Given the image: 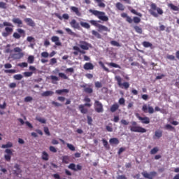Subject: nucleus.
I'll use <instances>...</instances> for the list:
<instances>
[{
  "label": "nucleus",
  "instance_id": "f257e3e1",
  "mask_svg": "<svg viewBox=\"0 0 179 179\" xmlns=\"http://www.w3.org/2000/svg\"><path fill=\"white\" fill-rule=\"evenodd\" d=\"M90 23L94 26L95 27H97L98 31L99 33H103V36H107V33H110V30L105 25H103L101 24H99V22L96 20H90Z\"/></svg>",
  "mask_w": 179,
  "mask_h": 179
},
{
  "label": "nucleus",
  "instance_id": "f03ea898",
  "mask_svg": "<svg viewBox=\"0 0 179 179\" xmlns=\"http://www.w3.org/2000/svg\"><path fill=\"white\" fill-rule=\"evenodd\" d=\"M5 26L6 27L5 28V32H2V36L3 37H8V36H10V34H12V33L13 32V28H10L13 27V25L12 24V23L8 22H3V24H0L1 29H3Z\"/></svg>",
  "mask_w": 179,
  "mask_h": 179
},
{
  "label": "nucleus",
  "instance_id": "7ed1b4c3",
  "mask_svg": "<svg viewBox=\"0 0 179 179\" xmlns=\"http://www.w3.org/2000/svg\"><path fill=\"white\" fill-rule=\"evenodd\" d=\"M150 13L154 17H159V15H163V10L160 8H157V6L155 3L150 4Z\"/></svg>",
  "mask_w": 179,
  "mask_h": 179
},
{
  "label": "nucleus",
  "instance_id": "20e7f679",
  "mask_svg": "<svg viewBox=\"0 0 179 179\" xmlns=\"http://www.w3.org/2000/svg\"><path fill=\"white\" fill-rule=\"evenodd\" d=\"M89 12L92 13V15H94V16H96V17L100 20H102V22H108V17L106 15V13L92 9H90Z\"/></svg>",
  "mask_w": 179,
  "mask_h": 179
},
{
  "label": "nucleus",
  "instance_id": "39448f33",
  "mask_svg": "<svg viewBox=\"0 0 179 179\" xmlns=\"http://www.w3.org/2000/svg\"><path fill=\"white\" fill-rule=\"evenodd\" d=\"M131 125L130 126V131L131 132H139L140 134H145V132H146V129L141 127V126H138V123H136V122L133 121L131 122Z\"/></svg>",
  "mask_w": 179,
  "mask_h": 179
},
{
  "label": "nucleus",
  "instance_id": "423d86ee",
  "mask_svg": "<svg viewBox=\"0 0 179 179\" xmlns=\"http://www.w3.org/2000/svg\"><path fill=\"white\" fill-rule=\"evenodd\" d=\"M115 80H116L117 85L120 89H124V90H128L129 89V83L124 82L122 83V78L120 76H116L115 77Z\"/></svg>",
  "mask_w": 179,
  "mask_h": 179
},
{
  "label": "nucleus",
  "instance_id": "0eeeda50",
  "mask_svg": "<svg viewBox=\"0 0 179 179\" xmlns=\"http://www.w3.org/2000/svg\"><path fill=\"white\" fill-rule=\"evenodd\" d=\"M14 52H18L17 54H13L12 55V58H14L15 59H20V58H23L24 54L22 52V48L19 47H16L13 50Z\"/></svg>",
  "mask_w": 179,
  "mask_h": 179
},
{
  "label": "nucleus",
  "instance_id": "6e6552de",
  "mask_svg": "<svg viewBox=\"0 0 179 179\" xmlns=\"http://www.w3.org/2000/svg\"><path fill=\"white\" fill-rule=\"evenodd\" d=\"M78 47L85 51L89 50V48H92V44L85 41H80Z\"/></svg>",
  "mask_w": 179,
  "mask_h": 179
},
{
  "label": "nucleus",
  "instance_id": "1a4fd4ad",
  "mask_svg": "<svg viewBox=\"0 0 179 179\" xmlns=\"http://www.w3.org/2000/svg\"><path fill=\"white\" fill-rule=\"evenodd\" d=\"M142 176L144 177V178H148V179H153L155 177L157 176V172L156 171H151L150 173H148L146 171H144L141 173Z\"/></svg>",
  "mask_w": 179,
  "mask_h": 179
},
{
  "label": "nucleus",
  "instance_id": "9d476101",
  "mask_svg": "<svg viewBox=\"0 0 179 179\" xmlns=\"http://www.w3.org/2000/svg\"><path fill=\"white\" fill-rule=\"evenodd\" d=\"M85 107H92V103H85L84 105H80L78 108L82 114H87L88 110Z\"/></svg>",
  "mask_w": 179,
  "mask_h": 179
},
{
  "label": "nucleus",
  "instance_id": "9b49d317",
  "mask_svg": "<svg viewBox=\"0 0 179 179\" xmlns=\"http://www.w3.org/2000/svg\"><path fill=\"white\" fill-rule=\"evenodd\" d=\"M94 107L95 111H96V113H103V111H104V109L103 108V104L99 101H95Z\"/></svg>",
  "mask_w": 179,
  "mask_h": 179
},
{
  "label": "nucleus",
  "instance_id": "f8f14e48",
  "mask_svg": "<svg viewBox=\"0 0 179 179\" xmlns=\"http://www.w3.org/2000/svg\"><path fill=\"white\" fill-rule=\"evenodd\" d=\"M68 168L70 169V170H73V171H78L82 170V166L80 164H78L77 166L71 163L68 166Z\"/></svg>",
  "mask_w": 179,
  "mask_h": 179
},
{
  "label": "nucleus",
  "instance_id": "ddd939ff",
  "mask_svg": "<svg viewBox=\"0 0 179 179\" xmlns=\"http://www.w3.org/2000/svg\"><path fill=\"white\" fill-rule=\"evenodd\" d=\"M5 153L7 155H4V159L6 162H10V159H12V155H13V152H12V150L6 149L5 150Z\"/></svg>",
  "mask_w": 179,
  "mask_h": 179
},
{
  "label": "nucleus",
  "instance_id": "4468645a",
  "mask_svg": "<svg viewBox=\"0 0 179 179\" xmlns=\"http://www.w3.org/2000/svg\"><path fill=\"white\" fill-rule=\"evenodd\" d=\"M81 87H83L84 92L88 94H92V93H93V88H91L90 85H87V84L81 85Z\"/></svg>",
  "mask_w": 179,
  "mask_h": 179
},
{
  "label": "nucleus",
  "instance_id": "2eb2a0df",
  "mask_svg": "<svg viewBox=\"0 0 179 179\" xmlns=\"http://www.w3.org/2000/svg\"><path fill=\"white\" fill-rule=\"evenodd\" d=\"M136 117L141 121L142 124H150V119L148 117H142V116H140L139 114L136 115Z\"/></svg>",
  "mask_w": 179,
  "mask_h": 179
},
{
  "label": "nucleus",
  "instance_id": "dca6fc26",
  "mask_svg": "<svg viewBox=\"0 0 179 179\" xmlns=\"http://www.w3.org/2000/svg\"><path fill=\"white\" fill-rule=\"evenodd\" d=\"M70 26H71L73 29H77V30H80V25L79 24V22H76V20L75 19H73L70 22Z\"/></svg>",
  "mask_w": 179,
  "mask_h": 179
},
{
  "label": "nucleus",
  "instance_id": "f3484780",
  "mask_svg": "<svg viewBox=\"0 0 179 179\" xmlns=\"http://www.w3.org/2000/svg\"><path fill=\"white\" fill-rule=\"evenodd\" d=\"M70 10L73 12V13H75L76 16H82V13L79 10V8L76 7V6H71L70 7Z\"/></svg>",
  "mask_w": 179,
  "mask_h": 179
},
{
  "label": "nucleus",
  "instance_id": "a211bd4d",
  "mask_svg": "<svg viewBox=\"0 0 179 179\" xmlns=\"http://www.w3.org/2000/svg\"><path fill=\"white\" fill-rule=\"evenodd\" d=\"M24 21L27 23V26H30L31 27H34L36 26V22H34L31 18H25Z\"/></svg>",
  "mask_w": 179,
  "mask_h": 179
},
{
  "label": "nucleus",
  "instance_id": "6ab92c4d",
  "mask_svg": "<svg viewBox=\"0 0 179 179\" xmlns=\"http://www.w3.org/2000/svg\"><path fill=\"white\" fill-rule=\"evenodd\" d=\"M83 68L85 71H92V69H94V66L90 62H87L84 64Z\"/></svg>",
  "mask_w": 179,
  "mask_h": 179
},
{
  "label": "nucleus",
  "instance_id": "aec40b11",
  "mask_svg": "<svg viewBox=\"0 0 179 179\" xmlns=\"http://www.w3.org/2000/svg\"><path fill=\"white\" fill-rule=\"evenodd\" d=\"M51 41L52 43H55V45H58V46L62 45L61 41H59V37H58L57 36H53L51 38Z\"/></svg>",
  "mask_w": 179,
  "mask_h": 179
},
{
  "label": "nucleus",
  "instance_id": "412c9836",
  "mask_svg": "<svg viewBox=\"0 0 179 179\" xmlns=\"http://www.w3.org/2000/svg\"><path fill=\"white\" fill-rule=\"evenodd\" d=\"M163 136V131L157 130L155 131V135L153 136V139H160Z\"/></svg>",
  "mask_w": 179,
  "mask_h": 179
},
{
  "label": "nucleus",
  "instance_id": "4be33fe9",
  "mask_svg": "<svg viewBox=\"0 0 179 179\" xmlns=\"http://www.w3.org/2000/svg\"><path fill=\"white\" fill-rule=\"evenodd\" d=\"M12 22L14 24H18L19 27H22L23 26V21L20 18H13Z\"/></svg>",
  "mask_w": 179,
  "mask_h": 179
},
{
  "label": "nucleus",
  "instance_id": "5701e85b",
  "mask_svg": "<svg viewBox=\"0 0 179 179\" xmlns=\"http://www.w3.org/2000/svg\"><path fill=\"white\" fill-rule=\"evenodd\" d=\"M115 7L118 10H121L122 12L125 10V6H124V4H122V3L117 2L115 4Z\"/></svg>",
  "mask_w": 179,
  "mask_h": 179
},
{
  "label": "nucleus",
  "instance_id": "b1692460",
  "mask_svg": "<svg viewBox=\"0 0 179 179\" xmlns=\"http://www.w3.org/2000/svg\"><path fill=\"white\" fill-rule=\"evenodd\" d=\"M119 108H120V105H118V103H115L110 107V112L115 113L117 111V110H118Z\"/></svg>",
  "mask_w": 179,
  "mask_h": 179
},
{
  "label": "nucleus",
  "instance_id": "393cba45",
  "mask_svg": "<svg viewBox=\"0 0 179 179\" xmlns=\"http://www.w3.org/2000/svg\"><path fill=\"white\" fill-rule=\"evenodd\" d=\"M142 45L145 47V48H153V44H152L150 42L143 41L142 43Z\"/></svg>",
  "mask_w": 179,
  "mask_h": 179
},
{
  "label": "nucleus",
  "instance_id": "a878e982",
  "mask_svg": "<svg viewBox=\"0 0 179 179\" xmlns=\"http://www.w3.org/2000/svg\"><path fill=\"white\" fill-rule=\"evenodd\" d=\"M63 93H69V90H68V89H62V90H57L55 91V94H56L61 95Z\"/></svg>",
  "mask_w": 179,
  "mask_h": 179
},
{
  "label": "nucleus",
  "instance_id": "bb28decb",
  "mask_svg": "<svg viewBox=\"0 0 179 179\" xmlns=\"http://www.w3.org/2000/svg\"><path fill=\"white\" fill-rule=\"evenodd\" d=\"M110 145H118L120 143V140L117 138H112L109 140Z\"/></svg>",
  "mask_w": 179,
  "mask_h": 179
},
{
  "label": "nucleus",
  "instance_id": "cd10ccee",
  "mask_svg": "<svg viewBox=\"0 0 179 179\" xmlns=\"http://www.w3.org/2000/svg\"><path fill=\"white\" fill-rule=\"evenodd\" d=\"M92 36H94V37H96V38H99V39H101L102 38L101 34H100L99 31H97L96 30H92Z\"/></svg>",
  "mask_w": 179,
  "mask_h": 179
},
{
  "label": "nucleus",
  "instance_id": "c85d7f7f",
  "mask_svg": "<svg viewBox=\"0 0 179 179\" xmlns=\"http://www.w3.org/2000/svg\"><path fill=\"white\" fill-rule=\"evenodd\" d=\"M62 163H64V164H69V156L64 155L62 157Z\"/></svg>",
  "mask_w": 179,
  "mask_h": 179
},
{
  "label": "nucleus",
  "instance_id": "c756f323",
  "mask_svg": "<svg viewBox=\"0 0 179 179\" xmlns=\"http://www.w3.org/2000/svg\"><path fill=\"white\" fill-rule=\"evenodd\" d=\"M169 8H170V9H171V10H175L176 12H178L179 11V8L178 6H175L174 4L173 3H169L168 5Z\"/></svg>",
  "mask_w": 179,
  "mask_h": 179
},
{
  "label": "nucleus",
  "instance_id": "7c9ffc66",
  "mask_svg": "<svg viewBox=\"0 0 179 179\" xmlns=\"http://www.w3.org/2000/svg\"><path fill=\"white\" fill-rule=\"evenodd\" d=\"M52 94H54V92L46 91L42 93L41 96H43V97H48V96H52Z\"/></svg>",
  "mask_w": 179,
  "mask_h": 179
},
{
  "label": "nucleus",
  "instance_id": "2f4dec72",
  "mask_svg": "<svg viewBox=\"0 0 179 179\" xmlns=\"http://www.w3.org/2000/svg\"><path fill=\"white\" fill-rule=\"evenodd\" d=\"M13 143L12 142H8L6 144H3L1 145L2 149H6L8 148H13Z\"/></svg>",
  "mask_w": 179,
  "mask_h": 179
},
{
  "label": "nucleus",
  "instance_id": "473e14b6",
  "mask_svg": "<svg viewBox=\"0 0 179 179\" xmlns=\"http://www.w3.org/2000/svg\"><path fill=\"white\" fill-rule=\"evenodd\" d=\"M73 50L74 51H79V52L83 55L86 54V51L80 50V48H79L78 46H73Z\"/></svg>",
  "mask_w": 179,
  "mask_h": 179
},
{
  "label": "nucleus",
  "instance_id": "72a5a7b5",
  "mask_svg": "<svg viewBox=\"0 0 179 179\" xmlns=\"http://www.w3.org/2000/svg\"><path fill=\"white\" fill-rule=\"evenodd\" d=\"M134 29L136 33H138V34H142L143 30L142 28H141L139 26L136 25L134 27Z\"/></svg>",
  "mask_w": 179,
  "mask_h": 179
},
{
  "label": "nucleus",
  "instance_id": "f704fd0d",
  "mask_svg": "<svg viewBox=\"0 0 179 179\" xmlns=\"http://www.w3.org/2000/svg\"><path fill=\"white\" fill-rule=\"evenodd\" d=\"M80 24L82 27H84V29H90V24L87 22H80Z\"/></svg>",
  "mask_w": 179,
  "mask_h": 179
},
{
  "label": "nucleus",
  "instance_id": "c9c22d12",
  "mask_svg": "<svg viewBox=\"0 0 179 179\" xmlns=\"http://www.w3.org/2000/svg\"><path fill=\"white\" fill-rule=\"evenodd\" d=\"M108 66H112V68H119L120 69H121V66L115 63H106Z\"/></svg>",
  "mask_w": 179,
  "mask_h": 179
},
{
  "label": "nucleus",
  "instance_id": "e433bc0d",
  "mask_svg": "<svg viewBox=\"0 0 179 179\" xmlns=\"http://www.w3.org/2000/svg\"><path fill=\"white\" fill-rule=\"evenodd\" d=\"M42 159L45 160V162L48 160V153H47V152L43 151L42 152Z\"/></svg>",
  "mask_w": 179,
  "mask_h": 179
},
{
  "label": "nucleus",
  "instance_id": "4c0bfd02",
  "mask_svg": "<svg viewBox=\"0 0 179 179\" xmlns=\"http://www.w3.org/2000/svg\"><path fill=\"white\" fill-rule=\"evenodd\" d=\"M12 52H13V50H10V44L6 45V50H4V52H6V54H9Z\"/></svg>",
  "mask_w": 179,
  "mask_h": 179
},
{
  "label": "nucleus",
  "instance_id": "58836bf2",
  "mask_svg": "<svg viewBox=\"0 0 179 179\" xmlns=\"http://www.w3.org/2000/svg\"><path fill=\"white\" fill-rule=\"evenodd\" d=\"M98 3L99 8H106V4L103 3V0H95Z\"/></svg>",
  "mask_w": 179,
  "mask_h": 179
},
{
  "label": "nucleus",
  "instance_id": "ea45409f",
  "mask_svg": "<svg viewBox=\"0 0 179 179\" xmlns=\"http://www.w3.org/2000/svg\"><path fill=\"white\" fill-rule=\"evenodd\" d=\"M103 145L106 149H110V145H108V141L107 140L103 138L102 139Z\"/></svg>",
  "mask_w": 179,
  "mask_h": 179
},
{
  "label": "nucleus",
  "instance_id": "a19ab883",
  "mask_svg": "<svg viewBox=\"0 0 179 179\" xmlns=\"http://www.w3.org/2000/svg\"><path fill=\"white\" fill-rule=\"evenodd\" d=\"M130 12L131 13H133L134 15H136V16H138L139 17H142V13H138L137 11H136V10H135V9H131V10H130Z\"/></svg>",
  "mask_w": 179,
  "mask_h": 179
},
{
  "label": "nucleus",
  "instance_id": "79ce46f5",
  "mask_svg": "<svg viewBox=\"0 0 179 179\" xmlns=\"http://www.w3.org/2000/svg\"><path fill=\"white\" fill-rule=\"evenodd\" d=\"M13 78L15 80H22V79H23V76L22 74H16Z\"/></svg>",
  "mask_w": 179,
  "mask_h": 179
},
{
  "label": "nucleus",
  "instance_id": "37998d69",
  "mask_svg": "<svg viewBox=\"0 0 179 179\" xmlns=\"http://www.w3.org/2000/svg\"><path fill=\"white\" fill-rule=\"evenodd\" d=\"M166 59H169V61H176V56L173 55H167Z\"/></svg>",
  "mask_w": 179,
  "mask_h": 179
},
{
  "label": "nucleus",
  "instance_id": "c03bdc74",
  "mask_svg": "<svg viewBox=\"0 0 179 179\" xmlns=\"http://www.w3.org/2000/svg\"><path fill=\"white\" fill-rule=\"evenodd\" d=\"M66 73H71L70 75H72V73H73L75 72V70L73 69V68L71 67V68H68L65 70Z\"/></svg>",
  "mask_w": 179,
  "mask_h": 179
},
{
  "label": "nucleus",
  "instance_id": "a18cd8bd",
  "mask_svg": "<svg viewBox=\"0 0 179 179\" xmlns=\"http://www.w3.org/2000/svg\"><path fill=\"white\" fill-rule=\"evenodd\" d=\"M159 152V148L155 147L150 150V155H156Z\"/></svg>",
  "mask_w": 179,
  "mask_h": 179
},
{
  "label": "nucleus",
  "instance_id": "49530a36",
  "mask_svg": "<svg viewBox=\"0 0 179 179\" xmlns=\"http://www.w3.org/2000/svg\"><path fill=\"white\" fill-rule=\"evenodd\" d=\"M110 44L111 45H114V47H121V45L117 41H110Z\"/></svg>",
  "mask_w": 179,
  "mask_h": 179
},
{
  "label": "nucleus",
  "instance_id": "de8ad7c7",
  "mask_svg": "<svg viewBox=\"0 0 179 179\" xmlns=\"http://www.w3.org/2000/svg\"><path fill=\"white\" fill-rule=\"evenodd\" d=\"M59 76L62 79L68 80L69 78H68L64 73H59Z\"/></svg>",
  "mask_w": 179,
  "mask_h": 179
},
{
  "label": "nucleus",
  "instance_id": "09e8293b",
  "mask_svg": "<svg viewBox=\"0 0 179 179\" xmlns=\"http://www.w3.org/2000/svg\"><path fill=\"white\" fill-rule=\"evenodd\" d=\"M28 64H33L34 62V56L30 55L28 57Z\"/></svg>",
  "mask_w": 179,
  "mask_h": 179
},
{
  "label": "nucleus",
  "instance_id": "8fccbe9b",
  "mask_svg": "<svg viewBox=\"0 0 179 179\" xmlns=\"http://www.w3.org/2000/svg\"><path fill=\"white\" fill-rule=\"evenodd\" d=\"M65 31L69 34L70 36H75V32L72 31V30L69 28H65Z\"/></svg>",
  "mask_w": 179,
  "mask_h": 179
},
{
  "label": "nucleus",
  "instance_id": "3c124183",
  "mask_svg": "<svg viewBox=\"0 0 179 179\" xmlns=\"http://www.w3.org/2000/svg\"><path fill=\"white\" fill-rule=\"evenodd\" d=\"M27 41H28V43H35L36 39H34V37L33 36H28L27 38Z\"/></svg>",
  "mask_w": 179,
  "mask_h": 179
},
{
  "label": "nucleus",
  "instance_id": "603ef678",
  "mask_svg": "<svg viewBox=\"0 0 179 179\" xmlns=\"http://www.w3.org/2000/svg\"><path fill=\"white\" fill-rule=\"evenodd\" d=\"M50 79L52 80V83H55V82H58V80H59V78L55 76H51Z\"/></svg>",
  "mask_w": 179,
  "mask_h": 179
},
{
  "label": "nucleus",
  "instance_id": "864d4df0",
  "mask_svg": "<svg viewBox=\"0 0 179 179\" xmlns=\"http://www.w3.org/2000/svg\"><path fill=\"white\" fill-rule=\"evenodd\" d=\"M133 22L134 23H136V24H138V23H141V18H139L138 17H134Z\"/></svg>",
  "mask_w": 179,
  "mask_h": 179
},
{
  "label": "nucleus",
  "instance_id": "5fc2aeb1",
  "mask_svg": "<svg viewBox=\"0 0 179 179\" xmlns=\"http://www.w3.org/2000/svg\"><path fill=\"white\" fill-rule=\"evenodd\" d=\"M36 120L41 124H45L47 122V120H45V119L42 118V117H36Z\"/></svg>",
  "mask_w": 179,
  "mask_h": 179
},
{
  "label": "nucleus",
  "instance_id": "6e6d98bb",
  "mask_svg": "<svg viewBox=\"0 0 179 179\" xmlns=\"http://www.w3.org/2000/svg\"><path fill=\"white\" fill-rule=\"evenodd\" d=\"M118 103L120 106H125V99L120 98L118 101Z\"/></svg>",
  "mask_w": 179,
  "mask_h": 179
},
{
  "label": "nucleus",
  "instance_id": "4d7b16f0",
  "mask_svg": "<svg viewBox=\"0 0 179 179\" xmlns=\"http://www.w3.org/2000/svg\"><path fill=\"white\" fill-rule=\"evenodd\" d=\"M13 37H14V38H16L17 40H19V38H20V37H22V36L19 33L15 32L13 34Z\"/></svg>",
  "mask_w": 179,
  "mask_h": 179
},
{
  "label": "nucleus",
  "instance_id": "13d9d810",
  "mask_svg": "<svg viewBox=\"0 0 179 179\" xmlns=\"http://www.w3.org/2000/svg\"><path fill=\"white\" fill-rule=\"evenodd\" d=\"M32 75H33V72H31V71H26L24 73V76L26 78H30V76H31Z\"/></svg>",
  "mask_w": 179,
  "mask_h": 179
},
{
  "label": "nucleus",
  "instance_id": "bf43d9fd",
  "mask_svg": "<svg viewBox=\"0 0 179 179\" xmlns=\"http://www.w3.org/2000/svg\"><path fill=\"white\" fill-rule=\"evenodd\" d=\"M67 148H69V149L70 150H71L72 152H75L76 149H75V146H73V145L67 143Z\"/></svg>",
  "mask_w": 179,
  "mask_h": 179
},
{
  "label": "nucleus",
  "instance_id": "052dcab7",
  "mask_svg": "<svg viewBox=\"0 0 179 179\" xmlns=\"http://www.w3.org/2000/svg\"><path fill=\"white\" fill-rule=\"evenodd\" d=\"M87 124H88V125H92V124L93 122V119L92 118V117L87 116Z\"/></svg>",
  "mask_w": 179,
  "mask_h": 179
},
{
  "label": "nucleus",
  "instance_id": "680f3d73",
  "mask_svg": "<svg viewBox=\"0 0 179 179\" xmlns=\"http://www.w3.org/2000/svg\"><path fill=\"white\" fill-rule=\"evenodd\" d=\"M5 73H16V70L15 69H9V70H5Z\"/></svg>",
  "mask_w": 179,
  "mask_h": 179
},
{
  "label": "nucleus",
  "instance_id": "e2e57ef3",
  "mask_svg": "<svg viewBox=\"0 0 179 179\" xmlns=\"http://www.w3.org/2000/svg\"><path fill=\"white\" fill-rule=\"evenodd\" d=\"M44 132L46 135H48V136H50V135H51V134L50 133V129L47 127H44Z\"/></svg>",
  "mask_w": 179,
  "mask_h": 179
},
{
  "label": "nucleus",
  "instance_id": "0e129e2a",
  "mask_svg": "<svg viewBox=\"0 0 179 179\" xmlns=\"http://www.w3.org/2000/svg\"><path fill=\"white\" fill-rule=\"evenodd\" d=\"M49 150L50 152H52V153H57V148L52 145L50 146Z\"/></svg>",
  "mask_w": 179,
  "mask_h": 179
},
{
  "label": "nucleus",
  "instance_id": "69168bd1",
  "mask_svg": "<svg viewBox=\"0 0 179 179\" xmlns=\"http://www.w3.org/2000/svg\"><path fill=\"white\" fill-rule=\"evenodd\" d=\"M0 8L1 9H6V3L1 1L0 2Z\"/></svg>",
  "mask_w": 179,
  "mask_h": 179
},
{
  "label": "nucleus",
  "instance_id": "338daca9",
  "mask_svg": "<svg viewBox=\"0 0 179 179\" xmlns=\"http://www.w3.org/2000/svg\"><path fill=\"white\" fill-rule=\"evenodd\" d=\"M148 108H148V105L144 104L142 108V111H143V113H148Z\"/></svg>",
  "mask_w": 179,
  "mask_h": 179
},
{
  "label": "nucleus",
  "instance_id": "774afa93",
  "mask_svg": "<svg viewBox=\"0 0 179 179\" xmlns=\"http://www.w3.org/2000/svg\"><path fill=\"white\" fill-rule=\"evenodd\" d=\"M164 128L165 129H170L171 131L174 129V127L171 126V124H166Z\"/></svg>",
  "mask_w": 179,
  "mask_h": 179
}]
</instances>
